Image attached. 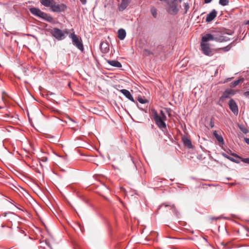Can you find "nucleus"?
Wrapping results in <instances>:
<instances>
[{"instance_id": "nucleus-1", "label": "nucleus", "mask_w": 249, "mask_h": 249, "mask_svg": "<svg viewBox=\"0 0 249 249\" xmlns=\"http://www.w3.org/2000/svg\"><path fill=\"white\" fill-rule=\"evenodd\" d=\"M160 1H165L166 6L165 9L167 12L170 15H177L179 11V8L178 7L177 0H159Z\"/></svg>"}, {"instance_id": "nucleus-2", "label": "nucleus", "mask_w": 249, "mask_h": 249, "mask_svg": "<svg viewBox=\"0 0 249 249\" xmlns=\"http://www.w3.org/2000/svg\"><path fill=\"white\" fill-rule=\"evenodd\" d=\"M69 37L71 39L73 45L76 46L79 50L83 52L84 50V47L81 39L79 38L74 33L71 34Z\"/></svg>"}, {"instance_id": "nucleus-3", "label": "nucleus", "mask_w": 249, "mask_h": 249, "mask_svg": "<svg viewBox=\"0 0 249 249\" xmlns=\"http://www.w3.org/2000/svg\"><path fill=\"white\" fill-rule=\"evenodd\" d=\"M153 116L156 124L160 129L166 128V124L162 118V117L160 116L157 111H154Z\"/></svg>"}, {"instance_id": "nucleus-4", "label": "nucleus", "mask_w": 249, "mask_h": 249, "mask_svg": "<svg viewBox=\"0 0 249 249\" xmlns=\"http://www.w3.org/2000/svg\"><path fill=\"white\" fill-rule=\"evenodd\" d=\"M67 9V6L64 3L58 4L54 1L51 8L53 12L61 13L65 12Z\"/></svg>"}, {"instance_id": "nucleus-5", "label": "nucleus", "mask_w": 249, "mask_h": 249, "mask_svg": "<svg viewBox=\"0 0 249 249\" xmlns=\"http://www.w3.org/2000/svg\"><path fill=\"white\" fill-rule=\"evenodd\" d=\"M52 36L58 40H61L65 38L63 32L57 28H54L52 31Z\"/></svg>"}, {"instance_id": "nucleus-6", "label": "nucleus", "mask_w": 249, "mask_h": 249, "mask_svg": "<svg viewBox=\"0 0 249 249\" xmlns=\"http://www.w3.org/2000/svg\"><path fill=\"white\" fill-rule=\"evenodd\" d=\"M233 33L232 31L224 32L222 35H215L216 41L219 42H226L230 40V38L225 36V34L231 35Z\"/></svg>"}, {"instance_id": "nucleus-7", "label": "nucleus", "mask_w": 249, "mask_h": 249, "mask_svg": "<svg viewBox=\"0 0 249 249\" xmlns=\"http://www.w3.org/2000/svg\"><path fill=\"white\" fill-rule=\"evenodd\" d=\"M200 46L201 50L205 55L208 56H212L213 55V52L209 43L201 42Z\"/></svg>"}, {"instance_id": "nucleus-8", "label": "nucleus", "mask_w": 249, "mask_h": 249, "mask_svg": "<svg viewBox=\"0 0 249 249\" xmlns=\"http://www.w3.org/2000/svg\"><path fill=\"white\" fill-rule=\"evenodd\" d=\"M228 106L230 110L235 115L238 114V107L237 103L233 99H230L228 102Z\"/></svg>"}, {"instance_id": "nucleus-9", "label": "nucleus", "mask_w": 249, "mask_h": 249, "mask_svg": "<svg viewBox=\"0 0 249 249\" xmlns=\"http://www.w3.org/2000/svg\"><path fill=\"white\" fill-rule=\"evenodd\" d=\"M1 215L6 217L7 220L11 222L17 220L18 218V216L13 212L4 213Z\"/></svg>"}, {"instance_id": "nucleus-10", "label": "nucleus", "mask_w": 249, "mask_h": 249, "mask_svg": "<svg viewBox=\"0 0 249 249\" xmlns=\"http://www.w3.org/2000/svg\"><path fill=\"white\" fill-rule=\"evenodd\" d=\"M213 40L216 41L215 35L207 34L205 36H202L201 38V42H204L205 43H208V41Z\"/></svg>"}, {"instance_id": "nucleus-11", "label": "nucleus", "mask_w": 249, "mask_h": 249, "mask_svg": "<svg viewBox=\"0 0 249 249\" xmlns=\"http://www.w3.org/2000/svg\"><path fill=\"white\" fill-rule=\"evenodd\" d=\"M131 0H122L121 3L118 6V10L120 12H122L124 10L130 3Z\"/></svg>"}, {"instance_id": "nucleus-12", "label": "nucleus", "mask_w": 249, "mask_h": 249, "mask_svg": "<svg viewBox=\"0 0 249 249\" xmlns=\"http://www.w3.org/2000/svg\"><path fill=\"white\" fill-rule=\"evenodd\" d=\"M38 18L49 22H51L53 20L52 17L42 11L40 12Z\"/></svg>"}, {"instance_id": "nucleus-13", "label": "nucleus", "mask_w": 249, "mask_h": 249, "mask_svg": "<svg viewBox=\"0 0 249 249\" xmlns=\"http://www.w3.org/2000/svg\"><path fill=\"white\" fill-rule=\"evenodd\" d=\"M120 92L124 94V95L127 98L128 100L133 103H136L130 92L125 89H122L120 90Z\"/></svg>"}, {"instance_id": "nucleus-14", "label": "nucleus", "mask_w": 249, "mask_h": 249, "mask_svg": "<svg viewBox=\"0 0 249 249\" xmlns=\"http://www.w3.org/2000/svg\"><path fill=\"white\" fill-rule=\"evenodd\" d=\"M217 11L215 9H213L206 17V21L210 22L216 17Z\"/></svg>"}, {"instance_id": "nucleus-15", "label": "nucleus", "mask_w": 249, "mask_h": 249, "mask_svg": "<svg viewBox=\"0 0 249 249\" xmlns=\"http://www.w3.org/2000/svg\"><path fill=\"white\" fill-rule=\"evenodd\" d=\"M182 141L183 144L186 146L187 148L190 149L192 148L193 146L192 144L191 140L186 136L183 135L182 137Z\"/></svg>"}, {"instance_id": "nucleus-16", "label": "nucleus", "mask_w": 249, "mask_h": 249, "mask_svg": "<svg viewBox=\"0 0 249 249\" xmlns=\"http://www.w3.org/2000/svg\"><path fill=\"white\" fill-rule=\"evenodd\" d=\"M54 0H40L39 1L41 5L45 7H50L52 8L54 2Z\"/></svg>"}, {"instance_id": "nucleus-17", "label": "nucleus", "mask_w": 249, "mask_h": 249, "mask_svg": "<svg viewBox=\"0 0 249 249\" xmlns=\"http://www.w3.org/2000/svg\"><path fill=\"white\" fill-rule=\"evenodd\" d=\"M107 62L111 66H113L114 67H117V68H121L122 67V65L121 63L119 62L117 60H107Z\"/></svg>"}, {"instance_id": "nucleus-18", "label": "nucleus", "mask_w": 249, "mask_h": 249, "mask_svg": "<svg viewBox=\"0 0 249 249\" xmlns=\"http://www.w3.org/2000/svg\"><path fill=\"white\" fill-rule=\"evenodd\" d=\"M126 36V32L124 29H120L118 31V37L121 40H124Z\"/></svg>"}, {"instance_id": "nucleus-19", "label": "nucleus", "mask_w": 249, "mask_h": 249, "mask_svg": "<svg viewBox=\"0 0 249 249\" xmlns=\"http://www.w3.org/2000/svg\"><path fill=\"white\" fill-rule=\"evenodd\" d=\"M30 12L32 15L37 17H38L40 12L41 11L39 8L33 7L29 9Z\"/></svg>"}, {"instance_id": "nucleus-20", "label": "nucleus", "mask_w": 249, "mask_h": 249, "mask_svg": "<svg viewBox=\"0 0 249 249\" xmlns=\"http://www.w3.org/2000/svg\"><path fill=\"white\" fill-rule=\"evenodd\" d=\"M230 98V96L225 91L223 92L222 96L220 97L219 99L218 102L217 103V105L222 106V105L220 103V102L223 103L225 99Z\"/></svg>"}, {"instance_id": "nucleus-21", "label": "nucleus", "mask_w": 249, "mask_h": 249, "mask_svg": "<svg viewBox=\"0 0 249 249\" xmlns=\"http://www.w3.org/2000/svg\"><path fill=\"white\" fill-rule=\"evenodd\" d=\"M100 49L101 51L104 53H106L108 52L109 50V47L108 45V44L107 43L102 42L100 44Z\"/></svg>"}, {"instance_id": "nucleus-22", "label": "nucleus", "mask_w": 249, "mask_h": 249, "mask_svg": "<svg viewBox=\"0 0 249 249\" xmlns=\"http://www.w3.org/2000/svg\"><path fill=\"white\" fill-rule=\"evenodd\" d=\"M213 135L214 136V137L216 139V140H217L218 142L223 143L224 140H223V137L221 135H218V133H217L216 131L215 130L213 132Z\"/></svg>"}, {"instance_id": "nucleus-23", "label": "nucleus", "mask_w": 249, "mask_h": 249, "mask_svg": "<svg viewBox=\"0 0 249 249\" xmlns=\"http://www.w3.org/2000/svg\"><path fill=\"white\" fill-rule=\"evenodd\" d=\"M244 81V78H240L238 80H236L231 82L230 84V87L231 88L235 87L239 84L240 81Z\"/></svg>"}, {"instance_id": "nucleus-24", "label": "nucleus", "mask_w": 249, "mask_h": 249, "mask_svg": "<svg viewBox=\"0 0 249 249\" xmlns=\"http://www.w3.org/2000/svg\"><path fill=\"white\" fill-rule=\"evenodd\" d=\"M150 11L153 17L156 18L157 17V11L156 8L154 7H152L150 9Z\"/></svg>"}, {"instance_id": "nucleus-25", "label": "nucleus", "mask_w": 249, "mask_h": 249, "mask_svg": "<svg viewBox=\"0 0 249 249\" xmlns=\"http://www.w3.org/2000/svg\"><path fill=\"white\" fill-rule=\"evenodd\" d=\"M229 0H219V3L220 5L225 6L228 5L229 4Z\"/></svg>"}, {"instance_id": "nucleus-26", "label": "nucleus", "mask_w": 249, "mask_h": 249, "mask_svg": "<svg viewBox=\"0 0 249 249\" xmlns=\"http://www.w3.org/2000/svg\"><path fill=\"white\" fill-rule=\"evenodd\" d=\"M239 128L243 133L247 134L249 133V130L246 127L242 125H239Z\"/></svg>"}, {"instance_id": "nucleus-27", "label": "nucleus", "mask_w": 249, "mask_h": 249, "mask_svg": "<svg viewBox=\"0 0 249 249\" xmlns=\"http://www.w3.org/2000/svg\"><path fill=\"white\" fill-rule=\"evenodd\" d=\"M225 91L230 96L231 95H234L235 94L234 91L232 89H227Z\"/></svg>"}, {"instance_id": "nucleus-28", "label": "nucleus", "mask_w": 249, "mask_h": 249, "mask_svg": "<svg viewBox=\"0 0 249 249\" xmlns=\"http://www.w3.org/2000/svg\"><path fill=\"white\" fill-rule=\"evenodd\" d=\"M171 207L173 209V213H174V214L175 215V216L176 217H178V215H179V212L177 211V210L175 208L174 204H173L172 205H171Z\"/></svg>"}, {"instance_id": "nucleus-29", "label": "nucleus", "mask_w": 249, "mask_h": 249, "mask_svg": "<svg viewBox=\"0 0 249 249\" xmlns=\"http://www.w3.org/2000/svg\"><path fill=\"white\" fill-rule=\"evenodd\" d=\"M138 100L140 103L142 104H145L148 102V101L147 99H143L141 97H139Z\"/></svg>"}, {"instance_id": "nucleus-30", "label": "nucleus", "mask_w": 249, "mask_h": 249, "mask_svg": "<svg viewBox=\"0 0 249 249\" xmlns=\"http://www.w3.org/2000/svg\"><path fill=\"white\" fill-rule=\"evenodd\" d=\"M240 159H241V161L244 163L249 164V158H240Z\"/></svg>"}, {"instance_id": "nucleus-31", "label": "nucleus", "mask_w": 249, "mask_h": 249, "mask_svg": "<svg viewBox=\"0 0 249 249\" xmlns=\"http://www.w3.org/2000/svg\"><path fill=\"white\" fill-rule=\"evenodd\" d=\"M231 48V47L230 46V45H228L225 47H223L222 48H221V49L224 51V52H228L229 51Z\"/></svg>"}, {"instance_id": "nucleus-32", "label": "nucleus", "mask_w": 249, "mask_h": 249, "mask_svg": "<svg viewBox=\"0 0 249 249\" xmlns=\"http://www.w3.org/2000/svg\"><path fill=\"white\" fill-rule=\"evenodd\" d=\"M184 9L185 10V13H186L187 11L190 8L189 5L188 3H184Z\"/></svg>"}, {"instance_id": "nucleus-33", "label": "nucleus", "mask_w": 249, "mask_h": 249, "mask_svg": "<svg viewBox=\"0 0 249 249\" xmlns=\"http://www.w3.org/2000/svg\"><path fill=\"white\" fill-rule=\"evenodd\" d=\"M230 160L236 163H239L240 162L239 160H236L232 157L231 159H230Z\"/></svg>"}, {"instance_id": "nucleus-34", "label": "nucleus", "mask_w": 249, "mask_h": 249, "mask_svg": "<svg viewBox=\"0 0 249 249\" xmlns=\"http://www.w3.org/2000/svg\"><path fill=\"white\" fill-rule=\"evenodd\" d=\"M145 54L147 55H149L150 54H153V53L150 51L148 50H144Z\"/></svg>"}, {"instance_id": "nucleus-35", "label": "nucleus", "mask_w": 249, "mask_h": 249, "mask_svg": "<svg viewBox=\"0 0 249 249\" xmlns=\"http://www.w3.org/2000/svg\"><path fill=\"white\" fill-rule=\"evenodd\" d=\"M243 95L246 97L249 98V91H247L244 92L243 93Z\"/></svg>"}, {"instance_id": "nucleus-36", "label": "nucleus", "mask_w": 249, "mask_h": 249, "mask_svg": "<svg viewBox=\"0 0 249 249\" xmlns=\"http://www.w3.org/2000/svg\"><path fill=\"white\" fill-rule=\"evenodd\" d=\"M230 152L231 153V155H232V156L234 157H236V158H239L240 159V158H241L240 156H239L238 155H237L236 154H235V153H231V150H230Z\"/></svg>"}, {"instance_id": "nucleus-37", "label": "nucleus", "mask_w": 249, "mask_h": 249, "mask_svg": "<svg viewBox=\"0 0 249 249\" xmlns=\"http://www.w3.org/2000/svg\"><path fill=\"white\" fill-rule=\"evenodd\" d=\"M244 141L246 143H247L248 144H249V138H244Z\"/></svg>"}, {"instance_id": "nucleus-38", "label": "nucleus", "mask_w": 249, "mask_h": 249, "mask_svg": "<svg viewBox=\"0 0 249 249\" xmlns=\"http://www.w3.org/2000/svg\"><path fill=\"white\" fill-rule=\"evenodd\" d=\"M210 125L211 128H213L214 126V123L212 121V120L211 121Z\"/></svg>"}, {"instance_id": "nucleus-39", "label": "nucleus", "mask_w": 249, "mask_h": 249, "mask_svg": "<svg viewBox=\"0 0 249 249\" xmlns=\"http://www.w3.org/2000/svg\"><path fill=\"white\" fill-rule=\"evenodd\" d=\"M222 155L225 157V158H227V157H228L229 155H228L227 154L225 153H222Z\"/></svg>"}, {"instance_id": "nucleus-40", "label": "nucleus", "mask_w": 249, "mask_h": 249, "mask_svg": "<svg viewBox=\"0 0 249 249\" xmlns=\"http://www.w3.org/2000/svg\"><path fill=\"white\" fill-rule=\"evenodd\" d=\"M163 206H165V207H167L168 206H169V205H168V204H165V205H164V204H161V205H160V206H159L158 209H160V208H161V207H162Z\"/></svg>"}, {"instance_id": "nucleus-41", "label": "nucleus", "mask_w": 249, "mask_h": 249, "mask_svg": "<svg viewBox=\"0 0 249 249\" xmlns=\"http://www.w3.org/2000/svg\"><path fill=\"white\" fill-rule=\"evenodd\" d=\"M82 4H85L87 2V0H80Z\"/></svg>"}, {"instance_id": "nucleus-42", "label": "nucleus", "mask_w": 249, "mask_h": 249, "mask_svg": "<svg viewBox=\"0 0 249 249\" xmlns=\"http://www.w3.org/2000/svg\"><path fill=\"white\" fill-rule=\"evenodd\" d=\"M212 0H204L205 3H209L212 1Z\"/></svg>"}, {"instance_id": "nucleus-43", "label": "nucleus", "mask_w": 249, "mask_h": 249, "mask_svg": "<svg viewBox=\"0 0 249 249\" xmlns=\"http://www.w3.org/2000/svg\"><path fill=\"white\" fill-rule=\"evenodd\" d=\"M160 113L162 115V117H164V118H166V116L164 114V113H163V111L162 110H160Z\"/></svg>"}, {"instance_id": "nucleus-44", "label": "nucleus", "mask_w": 249, "mask_h": 249, "mask_svg": "<svg viewBox=\"0 0 249 249\" xmlns=\"http://www.w3.org/2000/svg\"><path fill=\"white\" fill-rule=\"evenodd\" d=\"M226 158L230 160V159H231L232 157L229 156V157H227Z\"/></svg>"}, {"instance_id": "nucleus-45", "label": "nucleus", "mask_w": 249, "mask_h": 249, "mask_svg": "<svg viewBox=\"0 0 249 249\" xmlns=\"http://www.w3.org/2000/svg\"><path fill=\"white\" fill-rule=\"evenodd\" d=\"M226 158L230 160V159H231L232 157L229 156V157H227Z\"/></svg>"}, {"instance_id": "nucleus-46", "label": "nucleus", "mask_w": 249, "mask_h": 249, "mask_svg": "<svg viewBox=\"0 0 249 249\" xmlns=\"http://www.w3.org/2000/svg\"><path fill=\"white\" fill-rule=\"evenodd\" d=\"M226 158L230 160V159H231L232 157L229 156V157H227Z\"/></svg>"}, {"instance_id": "nucleus-47", "label": "nucleus", "mask_w": 249, "mask_h": 249, "mask_svg": "<svg viewBox=\"0 0 249 249\" xmlns=\"http://www.w3.org/2000/svg\"><path fill=\"white\" fill-rule=\"evenodd\" d=\"M245 24L249 25V20H248V21H246Z\"/></svg>"}, {"instance_id": "nucleus-48", "label": "nucleus", "mask_w": 249, "mask_h": 249, "mask_svg": "<svg viewBox=\"0 0 249 249\" xmlns=\"http://www.w3.org/2000/svg\"><path fill=\"white\" fill-rule=\"evenodd\" d=\"M47 138H53V136H51V135H48V136L47 137Z\"/></svg>"}, {"instance_id": "nucleus-49", "label": "nucleus", "mask_w": 249, "mask_h": 249, "mask_svg": "<svg viewBox=\"0 0 249 249\" xmlns=\"http://www.w3.org/2000/svg\"><path fill=\"white\" fill-rule=\"evenodd\" d=\"M47 158H45V159H44V160H43V161H47Z\"/></svg>"}, {"instance_id": "nucleus-50", "label": "nucleus", "mask_w": 249, "mask_h": 249, "mask_svg": "<svg viewBox=\"0 0 249 249\" xmlns=\"http://www.w3.org/2000/svg\"><path fill=\"white\" fill-rule=\"evenodd\" d=\"M218 218H219L218 217H216V218L213 217V218H212V219H218Z\"/></svg>"}, {"instance_id": "nucleus-51", "label": "nucleus", "mask_w": 249, "mask_h": 249, "mask_svg": "<svg viewBox=\"0 0 249 249\" xmlns=\"http://www.w3.org/2000/svg\"><path fill=\"white\" fill-rule=\"evenodd\" d=\"M183 0H178V1L181 3L182 1Z\"/></svg>"}, {"instance_id": "nucleus-52", "label": "nucleus", "mask_w": 249, "mask_h": 249, "mask_svg": "<svg viewBox=\"0 0 249 249\" xmlns=\"http://www.w3.org/2000/svg\"><path fill=\"white\" fill-rule=\"evenodd\" d=\"M5 226L4 225H2V227H4Z\"/></svg>"}, {"instance_id": "nucleus-53", "label": "nucleus", "mask_w": 249, "mask_h": 249, "mask_svg": "<svg viewBox=\"0 0 249 249\" xmlns=\"http://www.w3.org/2000/svg\"><path fill=\"white\" fill-rule=\"evenodd\" d=\"M79 227H80V229H81V230L82 231L81 227H80V226H79Z\"/></svg>"}]
</instances>
